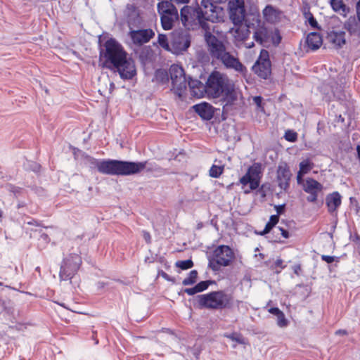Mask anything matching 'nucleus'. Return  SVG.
Returning <instances> with one entry per match:
<instances>
[{
    "label": "nucleus",
    "mask_w": 360,
    "mask_h": 360,
    "mask_svg": "<svg viewBox=\"0 0 360 360\" xmlns=\"http://www.w3.org/2000/svg\"><path fill=\"white\" fill-rule=\"evenodd\" d=\"M335 334L345 335L347 334V331L346 330L340 329L335 332Z\"/></svg>",
    "instance_id": "61"
},
{
    "label": "nucleus",
    "mask_w": 360,
    "mask_h": 360,
    "mask_svg": "<svg viewBox=\"0 0 360 360\" xmlns=\"http://www.w3.org/2000/svg\"><path fill=\"white\" fill-rule=\"evenodd\" d=\"M169 74L172 82L176 79V78L186 75L182 67L176 64H173L170 66Z\"/></svg>",
    "instance_id": "28"
},
{
    "label": "nucleus",
    "mask_w": 360,
    "mask_h": 360,
    "mask_svg": "<svg viewBox=\"0 0 360 360\" xmlns=\"http://www.w3.org/2000/svg\"><path fill=\"white\" fill-rule=\"evenodd\" d=\"M277 324L279 327H281V328H283V327H285L288 326V321L286 319L283 312L277 316Z\"/></svg>",
    "instance_id": "44"
},
{
    "label": "nucleus",
    "mask_w": 360,
    "mask_h": 360,
    "mask_svg": "<svg viewBox=\"0 0 360 360\" xmlns=\"http://www.w3.org/2000/svg\"><path fill=\"white\" fill-rule=\"evenodd\" d=\"M40 239H41L43 241H44V243H48L49 241V236L46 233H42L41 236H40Z\"/></svg>",
    "instance_id": "59"
},
{
    "label": "nucleus",
    "mask_w": 360,
    "mask_h": 360,
    "mask_svg": "<svg viewBox=\"0 0 360 360\" xmlns=\"http://www.w3.org/2000/svg\"><path fill=\"white\" fill-rule=\"evenodd\" d=\"M292 174L287 163L281 162L278 165L276 171V179L278 187L286 191L290 187V181Z\"/></svg>",
    "instance_id": "11"
},
{
    "label": "nucleus",
    "mask_w": 360,
    "mask_h": 360,
    "mask_svg": "<svg viewBox=\"0 0 360 360\" xmlns=\"http://www.w3.org/2000/svg\"><path fill=\"white\" fill-rule=\"evenodd\" d=\"M191 46L190 34L186 32H176L173 33L171 41V52L180 54L186 51Z\"/></svg>",
    "instance_id": "9"
},
{
    "label": "nucleus",
    "mask_w": 360,
    "mask_h": 360,
    "mask_svg": "<svg viewBox=\"0 0 360 360\" xmlns=\"http://www.w3.org/2000/svg\"><path fill=\"white\" fill-rule=\"evenodd\" d=\"M229 11L230 19L235 25L243 22L246 15L244 0H230Z\"/></svg>",
    "instance_id": "10"
},
{
    "label": "nucleus",
    "mask_w": 360,
    "mask_h": 360,
    "mask_svg": "<svg viewBox=\"0 0 360 360\" xmlns=\"http://www.w3.org/2000/svg\"><path fill=\"white\" fill-rule=\"evenodd\" d=\"M6 189L9 192L13 193L14 197L16 198L24 195L25 193V191L22 188L16 186L11 184H9L6 186Z\"/></svg>",
    "instance_id": "34"
},
{
    "label": "nucleus",
    "mask_w": 360,
    "mask_h": 360,
    "mask_svg": "<svg viewBox=\"0 0 360 360\" xmlns=\"http://www.w3.org/2000/svg\"><path fill=\"white\" fill-rule=\"evenodd\" d=\"M82 264V258L78 254H70L63 259L59 277L62 281H71Z\"/></svg>",
    "instance_id": "7"
},
{
    "label": "nucleus",
    "mask_w": 360,
    "mask_h": 360,
    "mask_svg": "<svg viewBox=\"0 0 360 360\" xmlns=\"http://www.w3.org/2000/svg\"><path fill=\"white\" fill-rule=\"evenodd\" d=\"M84 164L90 169H97L103 174L130 176L140 173L146 167L147 162H131L118 160H99L83 153Z\"/></svg>",
    "instance_id": "2"
},
{
    "label": "nucleus",
    "mask_w": 360,
    "mask_h": 360,
    "mask_svg": "<svg viewBox=\"0 0 360 360\" xmlns=\"http://www.w3.org/2000/svg\"><path fill=\"white\" fill-rule=\"evenodd\" d=\"M99 51L100 59H104L103 66L117 72L123 80L132 79L136 75L135 62L129 56L123 46L115 39H108Z\"/></svg>",
    "instance_id": "1"
},
{
    "label": "nucleus",
    "mask_w": 360,
    "mask_h": 360,
    "mask_svg": "<svg viewBox=\"0 0 360 360\" xmlns=\"http://www.w3.org/2000/svg\"><path fill=\"white\" fill-rule=\"evenodd\" d=\"M283 261L281 259L278 258L276 260L274 266L276 268L279 267L281 269H283L285 268V265H283Z\"/></svg>",
    "instance_id": "54"
},
{
    "label": "nucleus",
    "mask_w": 360,
    "mask_h": 360,
    "mask_svg": "<svg viewBox=\"0 0 360 360\" xmlns=\"http://www.w3.org/2000/svg\"><path fill=\"white\" fill-rule=\"evenodd\" d=\"M188 82L185 76H183L172 82L171 90L179 98L182 99L187 88Z\"/></svg>",
    "instance_id": "17"
},
{
    "label": "nucleus",
    "mask_w": 360,
    "mask_h": 360,
    "mask_svg": "<svg viewBox=\"0 0 360 360\" xmlns=\"http://www.w3.org/2000/svg\"><path fill=\"white\" fill-rule=\"evenodd\" d=\"M304 18L307 20L308 23L309 25L314 28V29H320V27L319 26V23L316 18L314 17L313 14L310 11L304 12Z\"/></svg>",
    "instance_id": "37"
},
{
    "label": "nucleus",
    "mask_w": 360,
    "mask_h": 360,
    "mask_svg": "<svg viewBox=\"0 0 360 360\" xmlns=\"http://www.w3.org/2000/svg\"><path fill=\"white\" fill-rule=\"evenodd\" d=\"M330 6L335 11L341 12L344 15H346L349 11V7L343 3L342 0H330Z\"/></svg>",
    "instance_id": "29"
},
{
    "label": "nucleus",
    "mask_w": 360,
    "mask_h": 360,
    "mask_svg": "<svg viewBox=\"0 0 360 360\" xmlns=\"http://www.w3.org/2000/svg\"><path fill=\"white\" fill-rule=\"evenodd\" d=\"M39 168H40V165H38L37 163H33V167H32V169L34 172H38L39 170Z\"/></svg>",
    "instance_id": "62"
},
{
    "label": "nucleus",
    "mask_w": 360,
    "mask_h": 360,
    "mask_svg": "<svg viewBox=\"0 0 360 360\" xmlns=\"http://www.w3.org/2000/svg\"><path fill=\"white\" fill-rule=\"evenodd\" d=\"M224 167L213 165L210 169V176L213 178H218L222 174Z\"/></svg>",
    "instance_id": "38"
},
{
    "label": "nucleus",
    "mask_w": 360,
    "mask_h": 360,
    "mask_svg": "<svg viewBox=\"0 0 360 360\" xmlns=\"http://www.w3.org/2000/svg\"><path fill=\"white\" fill-rule=\"evenodd\" d=\"M356 9L358 20L360 22V0H358V1L356 2Z\"/></svg>",
    "instance_id": "57"
},
{
    "label": "nucleus",
    "mask_w": 360,
    "mask_h": 360,
    "mask_svg": "<svg viewBox=\"0 0 360 360\" xmlns=\"http://www.w3.org/2000/svg\"><path fill=\"white\" fill-rule=\"evenodd\" d=\"M327 39L338 48H341L346 43L345 32L344 31H330L328 33Z\"/></svg>",
    "instance_id": "20"
},
{
    "label": "nucleus",
    "mask_w": 360,
    "mask_h": 360,
    "mask_svg": "<svg viewBox=\"0 0 360 360\" xmlns=\"http://www.w3.org/2000/svg\"><path fill=\"white\" fill-rule=\"evenodd\" d=\"M97 287L98 288H103L105 287V283L104 282H101V281H99L97 283Z\"/></svg>",
    "instance_id": "64"
},
{
    "label": "nucleus",
    "mask_w": 360,
    "mask_h": 360,
    "mask_svg": "<svg viewBox=\"0 0 360 360\" xmlns=\"http://www.w3.org/2000/svg\"><path fill=\"white\" fill-rule=\"evenodd\" d=\"M275 12L276 11L271 5H267L263 10V15L266 20H269L274 15Z\"/></svg>",
    "instance_id": "40"
},
{
    "label": "nucleus",
    "mask_w": 360,
    "mask_h": 360,
    "mask_svg": "<svg viewBox=\"0 0 360 360\" xmlns=\"http://www.w3.org/2000/svg\"><path fill=\"white\" fill-rule=\"evenodd\" d=\"M322 42V37L318 32H311L307 37L306 43L308 47L313 51H316L319 49Z\"/></svg>",
    "instance_id": "21"
},
{
    "label": "nucleus",
    "mask_w": 360,
    "mask_h": 360,
    "mask_svg": "<svg viewBox=\"0 0 360 360\" xmlns=\"http://www.w3.org/2000/svg\"><path fill=\"white\" fill-rule=\"evenodd\" d=\"M195 112L204 120H210L214 116V108L208 103L202 102L193 106Z\"/></svg>",
    "instance_id": "14"
},
{
    "label": "nucleus",
    "mask_w": 360,
    "mask_h": 360,
    "mask_svg": "<svg viewBox=\"0 0 360 360\" xmlns=\"http://www.w3.org/2000/svg\"><path fill=\"white\" fill-rule=\"evenodd\" d=\"M322 189V184L313 178H307L303 186V190L306 193H311L313 191H321Z\"/></svg>",
    "instance_id": "24"
},
{
    "label": "nucleus",
    "mask_w": 360,
    "mask_h": 360,
    "mask_svg": "<svg viewBox=\"0 0 360 360\" xmlns=\"http://www.w3.org/2000/svg\"><path fill=\"white\" fill-rule=\"evenodd\" d=\"M321 259L328 264H331L335 261V257L323 255L321 256Z\"/></svg>",
    "instance_id": "50"
},
{
    "label": "nucleus",
    "mask_w": 360,
    "mask_h": 360,
    "mask_svg": "<svg viewBox=\"0 0 360 360\" xmlns=\"http://www.w3.org/2000/svg\"><path fill=\"white\" fill-rule=\"evenodd\" d=\"M212 0H202L200 5H197L200 8L205 17V22L211 21L214 22L218 18V10L219 7L214 4Z\"/></svg>",
    "instance_id": "12"
},
{
    "label": "nucleus",
    "mask_w": 360,
    "mask_h": 360,
    "mask_svg": "<svg viewBox=\"0 0 360 360\" xmlns=\"http://www.w3.org/2000/svg\"><path fill=\"white\" fill-rule=\"evenodd\" d=\"M205 41L213 60L220 62L226 69L233 70L240 73L247 72L246 67L239 59L226 51L224 42L208 30L205 34Z\"/></svg>",
    "instance_id": "4"
},
{
    "label": "nucleus",
    "mask_w": 360,
    "mask_h": 360,
    "mask_svg": "<svg viewBox=\"0 0 360 360\" xmlns=\"http://www.w3.org/2000/svg\"><path fill=\"white\" fill-rule=\"evenodd\" d=\"M278 220L279 217H278V215H271L269 221L265 225L266 230L269 229L271 231V230L277 224Z\"/></svg>",
    "instance_id": "42"
},
{
    "label": "nucleus",
    "mask_w": 360,
    "mask_h": 360,
    "mask_svg": "<svg viewBox=\"0 0 360 360\" xmlns=\"http://www.w3.org/2000/svg\"><path fill=\"white\" fill-rule=\"evenodd\" d=\"M269 312L272 314H274V315H275V316H279L281 313H283V311H281L279 309V308H278V307H271V308H270L269 309Z\"/></svg>",
    "instance_id": "53"
},
{
    "label": "nucleus",
    "mask_w": 360,
    "mask_h": 360,
    "mask_svg": "<svg viewBox=\"0 0 360 360\" xmlns=\"http://www.w3.org/2000/svg\"><path fill=\"white\" fill-rule=\"evenodd\" d=\"M172 11L173 12L167 14L160 15L162 27L165 30L172 29L174 22L179 19L177 8Z\"/></svg>",
    "instance_id": "19"
},
{
    "label": "nucleus",
    "mask_w": 360,
    "mask_h": 360,
    "mask_svg": "<svg viewBox=\"0 0 360 360\" xmlns=\"http://www.w3.org/2000/svg\"><path fill=\"white\" fill-rule=\"evenodd\" d=\"M225 336L233 341H236L238 344H245V339L240 334L233 333L231 334L226 335Z\"/></svg>",
    "instance_id": "41"
},
{
    "label": "nucleus",
    "mask_w": 360,
    "mask_h": 360,
    "mask_svg": "<svg viewBox=\"0 0 360 360\" xmlns=\"http://www.w3.org/2000/svg\"><path fill=\"white\" fill-rule=\"evenodd\" d=\"M198 274L197 270H191L189 272L188 277L183 280L182 284L184 285H191L195 284L198 279Z\"/></svg>",
    "instance_id": "33"
},
{
    "label": "nucleus",
    "mask_w": 360,
    "mask_h": 360,
    "mask_svg": "<svg viewBox=\"0 0 360 360\" xmlns=\"http://www.w3.org/2000/svg\"><path fill=\"white\" fill-rule=\"evenodd\" d=\"M319 191H313L311 193H308L309 194L307 198V200L309 202H315L317 200L318 193Z\"/></svg>",
    "instance_id": "46"
},
{
    "label": "nucleus",
    "mask_w": 360,
    "mask_h": 360,
    "mask_svg": "<svg viewBox=\"0 0 360 360\" xmlns=\"http://www.w3.org/2000/svg\"><path fill=\"white\" fill-rule=\"evenodd\" d=\"M333 96L336 98L338 100H343L345 98L342 87L337 88L335 91L333 89Z\"/></svg>",
    "instance_id": "45"
},
{
    "label": "nucleus",
    "mask_w": 360,
    "mask_h": 360,
    "mask_svg": "<svg viewBox=\"0 0 360 360\" xmlns=\"http://www.w3.org/2000/svg\"><path fill=\"white\" fill-rule=\"evenodd\" d=\"M261 173V165L259 163L254 164L252 166H250L247 172V174L249 176L255 179H257L259 184H260V174Z\"/></svg>",
    "instance_id": "31"
},
{
    "label": "nucleus",
    "mask_w": 360,
    "mask_h": 360,
    "mask_svg": "<svg viewBox=\"0 0 360 360\" xmlns=\"http://www.w3.org/2000/svg\"><path fill=\"white\" fill-rule=\"evenodd\" d=\"M129 37L136 45H142L148 42L154 36V31L150 29H142L138 30H130Z\"/></svg>",
    "instance_id": "13"
},
{
    "label": "nucleus",
    "mask_w": 360,
    "mask_h": 360,
    "mask_svg": "<svg viewBox=\"0 0 360 360\" xmlns=\"http://www.w3.org/2000/svg\"><path fill=\"white\" fill-rule=\"evenodd\" d=\"M344 27L352 35L359 36L360 34V22H357L355 17H350L344 24Z\"/></svg>",
    "instance_id": "23"
},
{
    "label": "nucleus",
    "mask_w": 360,
    "mask_h": 360,
    "mask_svg": "<svg viewBox=\"0 0 360 360\" xmlns=\"http://www.w3.org/2000/svg\"><path fill=\"white\" fill-rule=\"evenodd\" d=\"M214 283V281L212 280L202 281H200L198 283H197L195 285V287L198 289V292H201L206 290L208 288V287Z\"/></svg>",
    "instance_id": "39"
},
{
    "label": "nucleus",
    "mask_w": 360,
    "mask_h": 360,
    "mask_svg": "<svg viewBox=\"0 0 360 360\" xmlns=\"http://www.w3.org/2000/svg\"><path fill=\"white\" fill-rule=\"evenodd\" d=\"M158 41L159 45L166 51H171V44L168 42V39L166 34H159Z\"/></svg>",
    "instance_id": "35"
},
{
    "label": "nucleus",
    "mask_w": 360,
    "mask_h": 360,
    "mask_svg": "<svg viewBox=\"0 0 360 360\" xmlns=\"http://www.w3.org/2000/svg\"><path fill=\"white\" fill-rule=\"evenodd\" d=\"M25 206V202H18V203L17 204V208L18 209H20L21 207H23Z\"/></svg>",
    "instance_id": "63"
},
{
    "label": "nucleus",
    "mask_w": 360,
    "mask_h": 360,
    "mask_svg": "<svg viewBox=\"0 0 360 360\" xmlns=\"http://www.w3.org/2000/svg\"><path fill=\"white\" fill-rule=\"evenodd\" d=\"M193 11H195L193 14V12H191L189 15V27H192L193 24L198 21L200 27L205 30V31L210 30V26L207 22H205V17H203L202 11L198 7L193 6Z\"/></svg>",
    "instance_id": "16"
},
{
    "label": "nucleus",
    "mask_w": 360,
    "mask_h": 360,
    "mask_svg": "<svg viewBox=\"0 0 360 360\" xmlns=\"http://www.w3.org/2000/svg\"><path fill=\"white\" fill-rule=\"evenodd\" d=\"M274 208L277 213L276 215H278V217H279V215L284 213L285 208V204L276 205Z\"/></svg>",
    "instance_id": "48"
},
{
    "label": "nucleus",
    "mask_w": 360,
    "mask_h": 360,
    "mask_svg": "<svg viewBox=\"0 0 360 360\" xmlns=\"http://www.w3.org/2000/svg\"><path fill=\"white\" fill-rule=\"evenodd\" d=\"M184 292L187 293L188 295H193L198 293V292L197 288L195 285L193 288H185Z\"/></svg>",
    "instance_id": "49"
},
{
    "label": "nucleus",
    "mask_w": 360,
    "mask_h": 360,
    "mask_svg": "<svg viewBox=\"0 0 360 360\" xmlns=\"http://www.w3.org/2000/svg\"><path fill=\"white\" fill-rule=\"evenodd\" d=\"M191 12L194 13L193 6H184L180 11L181 20L182 22L183 25L188 29L189 27V15Z\"/></svg>",
    "instance_id": "26"
},
{
    "label": "nucleus",
    "mask_w": 360,
    "mask_h": 360,
    "mask_svg": "<svg viewBox=\"0 0 360 360\" xmlns=\"http://www.w3.org/2000/svg\"><path fill=\"white\" fill-rule=\"evenodd\" d=\"M200 309H222L229 307L231 297L222 290L197 296Z\"/></svg>",
    "instance_id": "6"
},
{
    "label": "nucleus",
    "mask_w": 360,
    "mask_h": 360,
    "mask_svg": "<svg viewBox=\"0 0 360 360\" xmlns=\"http://www.w3.org/2000/svg\"><path fill=\"white\" fill-rule=\"evenodd\" d=\"M270 233V231L269 229L266 230V227L265 226L264 229L260 231V232H257V234L260 235V236H264L267 233Z\"/></svg>",
    "instance_id": "60"
},
{
    "label": "nucleus",
    "mask_w": 360,
    "mask_h": 360,
    "mask_svg": "<svg viewBox=\"0 0 360 360\" xmlns=\"http://www.w3.org/2000/svg\"><path fill=\"white\" fill-rule=\"evenodd\" d=\"M169 73L166 70L158 69L155 70L154 74V78L153 79V82H155L161 84H165L169 82Z\"/></svg>",
    "instance_id": "25"
},
{
    "label": "nucleus",
    "mask_w": 360,
    "mask_h": 360,
    "mask_svg": "<svg viewBox=\"0 0 360 360\" xmlns=\"http://www.w3.org/2000/svg\"><path fill=\"white\" fill-rule=\"evenodd\" d=\"M207 94L213 98L221 97L223 115L237 100L234 84L226 75L217 70L212 71L207 79Z\"/></svg>",
    "instance_id": "3"
},
{
    "label": "nucleus",
    "mask_w": 360,
    "mask_h": 360,
    "mask_svg": "<svg viewBox=\"0 0 360 360\" xmlns=\"http://www.w3.org/2000/svg\"><path fill=\"white\" fill-rule=\"evenodd\" d=\"M249 28H250L249 25H247L246 27L245 28V30L243 31L242 34L238 35L240 40L245 41L249 37V35L250 33Z\"/></svg>",
    "instance_id": "47"
},
{
    "label": "nucleus",
    "mask_w": 360,
    "mask_h": 360,
    "mask_svg": "<svg viewBox=\"0 0 360 360\" xmlns=\"http://www.w3.org/2000/svg\"><path fill=\"white\" fill-rule=\"evenodd\" d=\"M254 103L258 108H261L262 105V97L260 96H256L253 98Z\"/></svg>",
    "instance_id": "51"
},
{
    "label": "nucleus",
    "mask_w": 360,
    "mask_h": 360,
    "mask_svg": "<svg viewBox=\"0 0 360 360\" xmlns=\"http://www.w3.org/2000/svg\"><path fill=\"white\" fill-rule=\"evenodd\" d=\"M235 258V253L230 246L218 245L208 257V268L213 271H219L221 267L231 266Z\"/></svg>",
    "instance_id": "5"
},
{
    "label": "nucleus",
    "mask_w": 360,
    "mask_h": 360,
    "mask_svg": "<svg viewBox=\"0 0 360 360\" xmlns=\"http://www.w3.org/2000/svg\"><path fill=\"white\" fill-rule=\"evenodd\" d=\"M188 85L191 89V94L197 98H202L207 94V82L203 84L201 81L189 78Z\"/></svg>",
    "instance_id": "15"
},
{
    "label": "nucleus",
    "mask_w": 360,
    "mask_h": 360,
    "mask_svg": "<svg viewBox=\"0 0 360 360\" xmlns=\"http://www.w3.org/2000/svg\"><path fill=\"white\" fill-rule=\"evenodd\" d=\"M194 264L191 259L179 260L175 263V266L181 270H187L193 266Z\"/></svg>",
    "instance_id": "36"
},
{
    "label": "nucleus",
    "mask_w": 360,
    "mask_h": 360,
    "mask_svg": "<svg viewBox=\"0 0 360 360\" xmlns=\"http://www.w3.org/2000/svg\"><path fill=\"white\" fill-rule=\"evenodd\" d=\"M252 37L256 42L264 46L269 39L267 29L264 26L258 25L255 29Z\"/></svg>",
    "instance_id": "22"
},
{
    "label": "nucleus",
    "mask_w": 360,
    "mask_h": 360,
    "mask_svg": "<svg viewBox=\"0 0 360 360\" xmlns=\"http://www.w3.org/2000/svg\"><path fill=\"white\" fill-rule=\"evenodd\" d=\"M292 269L293 270V272L297 276L300 275V272L302 271L301 265L300 264H295L292 266Z\"/></svg>",
    "instance_id": "52"
},
{
    "label": "nucleus",
    "mask_w": 360,
    "mask_h": 360,
    "mask_svg": "<svg viewBox=\"0 0 360 360\" xmlns=\"http://www.w3.org/2000/svg\"><path fill=\"white\" fill-rule=\"evenodd\" d=\"M299 166V176H304L313 168L314 164L309 159H306L300 162Z\"/></svg>",
    "instance_id": "32"
},
{
    "label": "nucleus",
    "mask_w": 360,
    "mask_h": 360,
    "mask_svg": "<svg viewBox=\"0 0 360 360\" xmlns=\"http://www.w3.org/2000/svg\"><path fill=\"white\" fill-rule=\"evenodd\" d=\"M278 229H279L281 233L283 238H289V232L288 230H286L282 227H279Z\"/></svg>",
    "instance_id": "56"
},
{
    "label": "nucleus",
    "mask_w": 360,
    "mask_h": 360,
    "mask_svg": "<svg viewBox=\"0 0 360 360\" xmlns=\"http://www.w3.org/2000/svg\"><path fill=\"white\" fill-rule=\"evenodd\" d=\"M252 70L259 77L267 79L271 73V63L269 59L267 51L262 49L260 55L255 65L252 66Z\"/></svg>",
    "instance_id": "8"
},
{
    "label": "nucleus",
    "mask_w": 360,
    "mask_h": 360,
    "mask_svg": "<svg viewBox=\"0 0 360 360\" xmlns=\"http://www.w3.org/2000/svg\"><path fill=\"white\" fill-rule=\"evenodd\" d=\"M341 202L342 196L338 191L328 194L326 198V204L330 213L335 212L340 206Z\"/></svg>",
    "instance_id": "18"
},
{
    "label": "nucleus",
    "mask_w": 360,
    "mask_h": 360,
    "mask_svg": "<svg viewBox=\"0 0 360 360\" xmlns=\"http://www.w3.org/2000/svg\"><path fill=\"white\" fill-rule=\"evenodd\" d=\"M284 136L285 140L290 142H295L297 139V133L291 130L287 131Z\"/></svg>",
    "instance_id": "43"
},
{
    "label": "nucleus",
    "mask_w": 360,
    "mask_h": 360,
    "mask_svg": "<svg viewBox=\"0 0 360 360\" xmlns=\"http://www.w3.org/2000/svg\"><path fill=\"white\" fill-rule=\"evenodd\" d=\"M240 183L243 186L249 184L250 190L252 191L259 187L257 179L251 178L247 173L240 179Z\"/></svg>",
    "instance_id": "30"
},
{
    "label": "nucleus",
    "mask_w": 360,
    "mask_h": 360,
    "mask_svg": "<svg viewBox=\"0 0 360 360\" xmlns=\"http://www.w3.org/2000/svg\"><path fill=\"white\" fill-rule=\"evenodd\" d=\"M174 9L176 8L170 1H162L158 4V12L160 15L172 13Z\"/></svg>",
    "instance_id": "27"
},
{
    "label": "nucleus",
    "mask_w": 360,
    "mask_h": 360,
    "mask_svg": "<svg viewBox=\"0 0 360 360\" xmlns=\"http://www.w3.org/2000/svg\"><path fill=\"white\" fill-rule=\"evenodd\" d=\"M159 274L163 278H165V280L168 281H172V282H174V278L170 277L167 273H165V271H161L160 272H159Z\"/></svg>",
    "instance_id": "55"
},
{
    "label": "nucleus",
    "mask_w": 360,
    "mask_h": 360,
    "mask_svg": "<svg viewBox=\"0 0 360 360\" xmlns=\"http://www.w3.org/2000/svg\"><path fill=\"white\" fill-rule=\"evenodd\" d=\"M143 238L148 243H150L151 237L148 232H146V231L143 232Z\"/></svg>",
    "instance_id": "58"
}]
</instances>
